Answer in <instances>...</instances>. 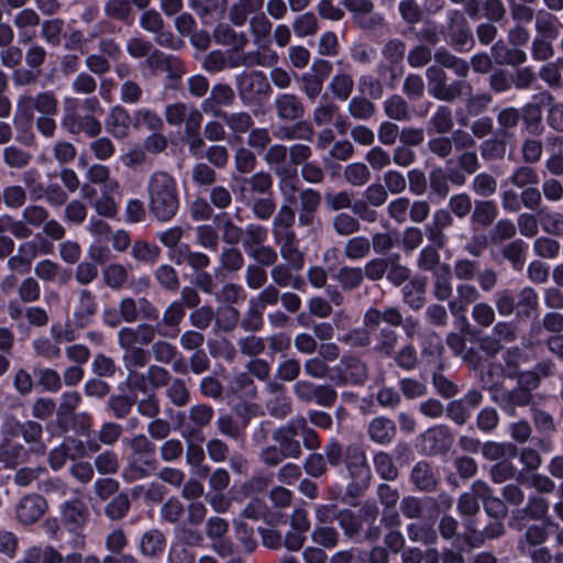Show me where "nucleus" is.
Returning <instances> with one entry per match:
<instances>
[{"instance_id": "18", "label": "nucleus", "mask_w": 563, "mask_h": 563, "mask_svg": "<svg viewBox=\"0 0 563 563\" xmlns=\"http://www.w3.org/2000/svg\"><path fill=\"white\" fill-rule=\"evenodd\" d=\"M256 408L257 406L254 404L245 406V415H243V427L239 424L238 420L232 415L221 413L216 421L218 432L233 441L242 440L244 434V427L249 423V420L256 415Z\"/></svg>"}, {"instance_id": "2", "label": "nucleus", "mask_w": 563, "mask_h": 563, "mask_svg": "<svg viewBox=\"0 0 563 563\" xmlns=\"http://www.w3.org/2000/svg\"><path fill=\"white\" fill-rule=\"evenodd\" d=\"M150 210L159 221H169L178 210V198L173 178H151Z\"/></svg>"}, {"instance_id": "37", "label": "nucleus", "mask_w": 563, "mask_h": 563, "mask_svg": "<svg viewBox=\"0 0 563 563\" xmlns=\"http://www.w3.org/2000/svg\"><path fill=\"white\" fill-rule=\"evenodd\" d=\"M534 30L537 36L558 40L560 36L559 19L550 11L540 9L536 12Z\"/></svg>"}, {"instance_id": "4", "label": "nucleus", "mask_w": 563, "mask_h": 563, "mask_svg": "<svg viewBox=\"0 0 563 563\" xmlns=\"http://www.w3.org/2000/svg\"><path fill=\"white\" fill-rule=\"evenodd\" d=\"M344 462L351 479L346 494L357 497L367 489L372 478L365 452L357 445H350L345 450Z\"/></svg>"}, {"instance_id": "58", "label": "nucleus", "mask_w": 563, "mask_h": 563, "mask_svg": "<svg viewBox=\"0 0 563 563\" xmlns=\"http://www.w3.org/2000/svg\"><path fill=\"white\" fill-rule=\"evenodd\" d=\"M548 539L547 529L541 525L529 526L525 533L518 539L517 548L521 553L527 552V547H538Z\"/></svg>"}, {"instance_id": "30", "label": "nucleus", "mask_w": 563, "mask_h": 563, "mask_svg": "<svg viewBox=\"0 0 563 563\" xmlns=\"http://www.w3.org/2000/svg\"><path fill=\"white\" fill-rule=\"evenodd\" d=\"M77 295L78 300L74 311V322L76 327L85 328L96 314L98 305L95 296L88 289H80Z\"/></svg>"}, {"instance_id": "50", "label": "nucleus", "mask_w": 563, "mask_h": 563, "mask_svg": "<svg viewBox=\"0 0 563 563\" xmlns=\"http://www.w3.org/2000/svg\"><path fill=\"white\" fill-rule=\"evenodd\" d=\"M346 110L353 119L368 121L375 115L376 106L366 97L356 96L350 99Z\"/></svg>"}, {"instance_id": "54", "label": "nucleus", "mask_w": 563, "mask_h": 563, "mask_svg": "<svg viewBox=\"0 0 563 563\" xmlns=\"http://www.w3.org/2000/svg\"><path fill=\"white\" fill-rule=\"evenodd\" d=\"M338 523L345 537L352 539L358 536L363 530L362 519L351 509L344 508L338 510Z\"/></svg>"}, {"instance_id": "19", "label": "nucleus", "mask_w": 563, "mask_h": 563, "mask_svg": "<svg viewBox=\"0 0 563 563\" xmlns=\"http://www.w3.org/2000/svg\"><path fill=\"white\" fill-rule=\"evenodd\" d=\"M33 271L37 280L47 284L66 286L71 278V272L69 269L48 258L38 261Z\"/></svg>"}, {"instance_id": "24", "label": "nucleus", "mask_w": 563, "mask_h": 563, "mask_svg": "<svg viewBox=\"0 0 563 563\" xmlns=\"http://www.w3.org/2000/svg\"><path fill=\"white\" fill-rule=\"evenodd\" d=\"M474 489L479 495L488 516L495 519H501L507 516L508 508L505 501L494 496L493 488L485 481L476 479Z\"/></svg>"}, {"instance_id": "3", "label": "nucleus", "mask_w": 563, "mask_h": 563, "mask_svg": "<svg viewBox=\"0 0 563 563\" xmlns=\"http://www.w3.org/2000/svg\"><path fill=\"white\" fill-rule=\"evenodd\" d=\"M34 111H37L40 115H56L58 102L55 93L52 91H43L36 96H20L14 114L15 125L30 124L34 119Z\"/></svg>"}, {"instance_id": "32", "label": "nucleus", "mask_w": 563, "mask_h": 563, "mask_svg": "<svg viewBox=\"0 0 563 563\" xmlns=\"http://www.w3.org/2000/svg\"><path fill=\"white\" fill-rule=\"evenodd\" d=\"M264 0H238L229 9V20L235 26H243L250 15L262 13Z\"/></svg>"}, {"instance_id": "64", "label": "nucleus", "mask_w": 563, "mask_h": 563, "mask_svg": "<svg viewBox=\"0 0 563 563\" xmlns=\"http://www.w3.org/2000/svg\"><path fill=\"white\" fill-rule=\"evenodd\" d=\"M395 364L407 372L415 371L419 364V356L417 349L408 343L401 346L397 352L391 355Z\"/></svg>"}, {"instance_id": "48", "label": "nucleus", "mask_w": 563, "mask_h": 563, "mask_svg": "<svg viewBox=\"0 0 563 563\" xmlns=\"http://www.w3.org/2000/svg\"><path fill=\"white\" fill-rule=\"evenodd\" d=\"M384 112L396 121H408L411 118L409 103L400 95H393L384 101Z\"/></svg>"}, {"instance_id": "11", "label": "nucleus", "mask_w": 563, "mask_h": 563, "mask_svg": "<svg viewBox=\"0 0 563 563\" xmlns=\"http://www.w3.org/2000/svg\"><path fill=\"white\" fill-rule=\"evenodd\" d=\"M549 512V501L539 496L530 495L525 507L516 509L511 512L508 520V526L517 531H522L527 528L526 518L533 521L543 520Z\"/></svg>"}, {"instance_id": "31", "label": "nucleus", "mask_w": 563, "mask_h": 563, "mask_svg": "<svg viewBox=\"0 0 563 563\" xmlns=\"http://www.w3.org/2000/svg\"><path fill=\"white\" fill-rule=\"evenodd\" d=\"M273 421L268 419L261 420L256 422L250 430V440L251 444L254 448H258V459L261 463L265 465V454L266 448H272V444L268 443L269 438L274 440V431H275Z\"/></svg>"}, {"instance_id": "40", "label": "nucleus", "mask_w": 563, "mask_h": 563, "mask_svg": "<svg viewBox=\"0 0 563 563\" xmlns=\"http://www.w3.org/2000/svg\"><path fill=\"white\" fill-rule=\"evenodd\" d=\"M287 153L288 150L285 145L275 144L267 150L265 161L276 174L284 176H297V169H290L286 166Z\"/></svg>"}, {"instance_id": "1", "label": "nucleus", "mask_w": 563, "mask_h": 563, "mask_svg": "<svg viewBox=\"0 0 563 563\" xmlns=\"http://www.w3.org/2000/svg\"><path fill=\"white\" fill-rule=\"evenodd\" d=\"M274 443L266 448L265 465L278 466L284 460H298L302 455V446L309 451L320 448L321 440L314 429L309 427L306 417L296 416L286 423L276 427Z\"/></svg>"}, {"instance_id": "25", "label": "nucleus", "mask_w": 563, "mask_h": 563, "mask_svg": "<svg viewBox=\"0 0 563 563\" xmlns=\"http://www.w3.org/2000/svg\"><path fill=\"white\" fill-rule=\"evenodd\" d=\"M30 456L29 450L20 442L13 439H1L0 441V463L5 468H15L23 464Z\"/></svg>"}, {"instance_id": "44", "label": "nucleus", "mask_w": 563, "mask_h": 563, "mask_svg": "<svg viewBox=\"0 0 563 563\" xmlns=\"http://www.w3.org/2000/svg\"><path fill=\"white\" fill-rule=\"evenodd\" d=\"M451 267L443 264L439 272L433 274L432 295L440 301L449 300L452 296Z\"/></svg>"}, {"instance_id": "14", "label": "nucleus", "mask_w": 563, "mask_h": 563, "mask_svg": "<svg viewBox=\"0 0 563 563\" xmlns=\"http://www.w3.org/2000/svg\"><path fill=\"white\" fill-rule=\"evenodd\" d=\"M492 400L508 417L517 415V408L529 407L533 404V394L517 386L492 395Z\"/></svg>"}, {"instance_id": "7", "label": "nucleus", "mask_w": 563, "mask_h": 563, "mask_svg": "<svg viewBox=\"0 0 563 563\" xmlns=\"http://www.w3.org/2000/svg\"><path fill=\"white\" fill-rule=\"evenodd\" d=\"M382 322L394 328L402 327L408 336L412 335L416 327L418 325V320L416 318L408 317L405 320L399 308L394 306H388L384 309L371 307L365 311L363 325L372 330H377Z\"/></svg>"}, {"instance_id": "51", "label": "nucleus", "mask_w": 563, "mask_h": 563, "mask_svg": "<svg viewBox=\"0 0 563 563\" xmlns=\"http://www.w3.org/2000/svg\"><path fill=\"white\" fill-rule=\"evenodd\" d=\"M118 188L117 181L110 178H89V181L84 184L81 192L86 199H98L107 192H113Z\"/></svg>"}, {"instance_id": "28", "label": "nucleus", "mask_w": 563, "mask_h": 563, "mask_svg": "<svg viewBox=\"0 0 563 563\" xmlns=\"http://www.w3.org/2000/svg\"><path fill=\"white\" fill-rule=\"evenodd\" d=\"M213 40L217 44L229 46L235 52L243 51L249 44V37L244 32H236L228 23H219L213 32Z\"/></svg>"}, {"instance_id": "26", "label": "nucleus", "mask_w": 563, "mask_h": 563, "mask_svg": "<svg viewBox=\"0 0 563 563\" xmlns=\"http://www.w3.org/2000/svg\"><path fill=\"white\" fill-rule=\"evenodd\" d=\"M222 121L230 132V140L239 142L254 126V119L247 111L227 112L222 114Z\"/></svg>"}, {"instance_id": "61", "label": "nucleus", "mask_w": 563, "mask_h": 563, "mask_svg": "<svg viewBox=\"0 0 563 563\" xmlns=\"http://www.w3.org/2000/svg\"><path fill=\"white\" fill-rule=\"evenodd\" d=\"M531 418L538 433L551 437L558 430L554 417L547 410L538 407L531 408Z\"/></svg>"}, {"instance_id": "63", "label": "nucleus", "mask_w": 563, "mask_h": 563, "mask_svg": "<svg viewBox=\"0 0 563 563\" xmlns=\"http://www.w3.org/2000/svg\"><path fill=\"white\" fill-rule=\"evenodd\" d=\"M214 321L219 330L231 332L240 321V311L231 305L219 307L214 313Z\"/></svg>"}, {"instance_id": "21", "label": "nucleus", "mask_w": 563, "mask_h": 563, "mask_svg": "<svg viewBox=\"0 0 563 563\" xmlns=\"http://www.w3.org/2000/svg\"><path fill=\"white\" fill-rule=\"evenodd\" d=\"M433 507V497L405 496L400 500V512L407 519L430 521Z\"/></svg>"}, {"instance_id": "41", "label": "nucleus", "mask_w": 563, "mask_h": 563, "mask_svg": "<svg viewBox=\"0 0 563 563\" xmlns=\"http://www.w3.org/2000/svg\"><path fill=\"white\" fill-rule=\"evenodd\" d=\"M398 341L399 335L395 330L383 327L375 334L373 351L382 357H390L395 353Z\"/></svg>"}, {"instance_id": "42", "label": "nucleus", "mask_w": 563, "mask_h": 563, "mask_svg": "<svg viewBox=\"0 0 563 563\" xmlns=\"http://www.w3.org/2000/svg\"><path fill=\"white\" fill-rule=\"evenodd\" d=\"M20 434L23 441L31 445L30 451L40 453L45 452V444L42 441L43 427L40 422L34 420H26L21 422Z\"/></svg>"}, {"instance_id": "56", "label": "nucleus", "mask_w": 563, "mask_h": 563, "mask_svg": "<svg viewBox=\"0 0 563 563\" xmlns=\"http://www.w3.org/2000/svg\"><path fill=\"white\" fill-rule=\"evenodd\" d=\"M429 131L443 135L449 133L453 125L452 110L448 106H439L429 120Z\"/></svg>"}, {"instance_id": "27", "label": "nucleus", "mask_w": 563, "mask_h": 563, "mask_svg": "<svg viewBox=\"0 0 563 563\" xmlns=\"http://www.w3.org/2000/svg\"><path fill=\"white\" fill-rule=\"evenodd\" d=\"M123 427L113 421H107L101 424L97 432L96 439H89L86 442V448L91 453H97L101 449V444L113 446L122 437Z\"/></svg>"}, {"instance_id": "15", "label": "nucleus", "mask_w": 563, "mask_h": 563, "mask_svg": "<svg viewBox=\"0 0 563 563\" xmlns=\"http://www.w3.org/2000/svg\"><path fill=\"white\" fill-rule=\"evenodd\" d=\"M158 468L155 455L130 454L121 476L124 482L133 483L153 475Z\"/></svg>"}, {"instance_id": "59", "label": "nucleus", "mask_w": 563, "mask_h": 563, "mask_svg": "<svg viewBox=\"0 0 563 563\" xmlns=\"http://www.w3.org/2000/svg\"><path fill=\"white\" fill-rule=\"evenodd\" d=\"M444 346L440 335L433 331L426 332L421 341V354L430 363H435L442 355Z\"/></svg>"}, {"instance_id": "29", "label": "nucleus", "mask_w": 563, "mask_h": 563, "mask_svg": "<svg viewBox=\"0 0 563 563\" xmlns=\"http://www.w3.org/2000/svg\"><path fill=\"white\" fill-rule=\"evenodd\" d=\"M410 482L420 492H432L439 479L434 468L428 462L420 461L411 468Z\"/></svg>"}, {"instance_id": "55", "label": "nucleus", "mask_w": 563, "mask_h": 563, "mask_svg": "<svg viewBox=\"0 0 563 563\" xmlns=\"http://www.w3.org/2000/svg\"><path fill=\"white\" fill-rule=\"evenodd\" d=\"M166 398L175 407H185L190 401V391L186 382L183 378H173L166 386Z\"/></svg>"}, {"instance_id": "62", "label": "nucleus", "mask_w": 563, "mask_h": 563, "mask_svg": "<svg viewBox=\"0 0 563 563\" xmlns=\"http://www.w3.org/2000/svg\"><path fill=\"white\" fill-rule=\"evenodd\" d=\"M437 246L427 245L424 246L417 258V266L420 271L432 272L433 274L439 272L444 263H441V256Z\"/></svg>"}, {"instance_id": "43", "label": "nucleus", "mask_w": 563, "mask_h": 563, "mask_svg": "<svg viewBox=\"0 0 563 563\" xmlns=\"http://www.w3.org/2000/svg\"><path fill=\"white\" fill-rule=\"evenodd\" d=\"M40 27L41 37L47 45L57 47L62 44L65 33V21L63 19L53 18L44 20L41 22Z\"/></svg>"}, {"instance_id": "20", "label": "nucleus", "mask_w": 563, "mask_h": 563, "mask_svg": "<svg viewBox=\"0 0 563 563\" xmlns=\"http://www.w3.org/2000/svg\"><path fill=\"white\" fill-rule=\"evenodd\" d=\"M453 225V218L448 210L434 211L432 220L426 227L428 240L438 249H444L448 244L445 230Z\"/></svg>"}, {"instance_id": "33", "label": "nucleus", "mask_w": 563, "mask_h": 563, "mask_svg": "<svg viewBox=\"0 0 563 563\" xmlns=\"http://www.w3.org/2000/svg\"><path fill=\"white\" fill-rule=\"evenodd\" d=\"M118 345L123 351L122 363L128 373L147 365L150 352L144 350V347L124 341H118Z\"/></svg>"}, {"instance_id": "5", "label": "nucleus", "mask_w": 563, "mask_h": 563, "mask_svg": "<svg viewBox=\"0 0 563 563\" xmlns=\"http://www.w3.org/2000/svg\"><path fill=\"white\" fill-rule=\"evenodd\" d=\"M429 93L438 100L454 102L464 95V90L472 91V86L464 80H453L448 84V75L438 65H431L426 70Z\"/></svg>"}, {"instance_id": "34", "label": "nucleus", "mask_w": 563, "mask_h": 563, "mask_svg": "<svg viewBox=\"0 0 563 563\" xmlns=\"http://www.w3.org/2000/svg\"><path fill=\"white\" fill-rule=\"evenodd\" d=\"M367 434L373 442L387 444L396 435V424L386 417H376L369 421Z\"/></svg>"}, {"instance_id": "53", "label": "nucleus", "mask_w": 563, "mask_h": 563, "mask_svg": "<svg viewBox=\"0 0 563 563\" xmlns=\"http://www.w3.org/2000/svg\"><path fill=\"white\" fill-rule=\"evenodd\" d=\"M426 283L413 279L406 284L402 289V300L413 310H419L424 303Z\"/></svg>"}, {"instance_id": "8", "label": "nucleus", "mask_w": 563, "mask_h": 563, "mask_svg": "<svg viewBox=\"0 0 563 563\" xmlns=\"http://www.w3.org/2000/svg\"><path fill=\"white\" fill-rule=\"evenodd\" d=\"M334 375L331 377L338 387L360 386L368 377V368L365 362L352 355L343 356L340 363L333 368Z\"/></svg>"}, {"instance_id": "13", "label": "nucleus", "mask_w": 563, "mask_h": 563, "mask_svg": "<svg viewBox=\"0 0 563 563\" xmlns=\"http://www.w3.org/2000/svg\"><path fill=\"white\" fill-rule=\"evenodd\" d=\"M46 499L36 493L23 495L15 505V518L23 526L35 523L46 511Z\"/></svg>"}, {"instance_id": "46", "label": "nucleus", "mask_w": 563, "mask_h": 563, "mask_svg": "<svg viewBox=\"0 0 563 563\" xmlns=\"http://www.w3.org/2000/svg\"><path fill=\"white\" fill-rule=\"evenodd\" d=\"M527 249L528 244L523 240L516 239L504 245L501 254L511 264V267L519 272L525 266Z\"/></svg>"}, {"instance_id": "47", "label": "nucleus", "mask_w": 563, "mask_h": 563, "mask_svg": "<svg viewBox=\"0 0 563 563\" xmlns=\"http://www.w3.org/2000/svg\"><path fill=\"white\" fill-rule=\"evenodd\" d=\"M142 126L155 133L164 129V122L156 111L148 108H140L133 113V128L139 130Z\"/></svg>"}, {"instance_id": "23", "label": "nucleus", "mask_w": 563, "mask_h": 563, "mask_svg": "<svg viewBox=\"0 0 563 563\" xmlns=\"http://www.w3.org/2000/svg\"><path fill=\"white\" fill-rule=\"evenodd\" d=\"M186 314L181 301L175 300L164 309L161 322L156 323L164 332V339H175L179 333V325Z\"/></svg>"}, {"instance_id": "6", "label": "nucleus", "mask_w": 563, "mask_h": 563, "mask_svg": "<svg viewBox=\"0 0 563 563\" xmlns=\"http://www.w3.org/2000/svg\"><path fill=\"white\" fill-rule=\"evenodd\" d=\"M62 527L71 536L75 548H82L85 536L82 533L88 523L90 512L85 501L79 498L64 501L60 507Z\"/></svg>"}, {"instance_id": "45", "label": "nucleus", "mask_w": 563, "mask_h": 563, "mask_svg": "<svg viewBox=\"0 0 563 563\" xmlns=\"http://www.w3.org/2000/svg\"><path fill=\"white\" fill-rule=\"evenodd\" d=\"M301 363L294 356L283 355L276 365L275 377L283 383L299 380Z\"/></svg>"}, {"instance_id": "57", "label": "nucleus", "mask_w": 563, "mask_h": 563, "mask_svg": "<svg viewBox=\"0 0 563 563\" xmlns=\"http://www.w3.org/2000/svg\"><path fill=\"white\" fill-rule=\"evenodd\" d=\"M432 525L433 523L430 521L409 523L406 528L408 539L412 542H421L423 544L434 543L438 536L432 529Z\"/></svg>"}, {"instance_id": "35", "label": "nucleus", "mask_w": 563, "mask_h": 563, "mask_svg": "<svg viewBox=\"0 0 563 563\" xmlns=\"http://www.w3.org/2000/svg\"><path fill=\"white\" fill-rule=\"evenodd\" d=\"M166 547L164 533L156 528L145 531L139 542V550L144 556L155 558L161 555Z\"/></svg>"}, {"instance_id": "36", "label": "nucleus", "mask_w": 563, "mask_h": 563, "mask_svg": "<svg viewBox=\"0 0 563 563\" xmlns=\"http://www.w3.org/2000/svg\"><path fill=\"white\" fill-rule=\"evenodd\" d=\"M423 438L424 442L430 443L429 453L434 455L446 452L452 444L451 431L442 424L430 428Z\"/></svg>"}, {"instance_id": "49", "label": "nucleus", "mask_w": 563, "mask_h": 563, "mask_svg": "<svg viewBox=\"0 0 563 563\" xmlns=\"http://www.w3.org/2000/svg\"><path fill=\"white\" fill-rule=\"evenodd\" d=\"M354 88L353 77L347 73L335 74L329 84V90L338 101H346Z\"/></svg>"}, {"instance_id": "60", "label": "nucleus", "mask_w": 563, "mask_h": 563, "mask_svg": "<svg viewBox=\"0 0 563 563\" xmlns=\"http://www.w3.org/2000/svg\"><path fill=\"white\" fill-rule=\"evenodd\" d=\"M372 249L371 240L366 236H354L349 239L344 245V256L352 261H358L369 255Z\"/></svg>"}, {"instance_id": "12", "label": "nucleus", "mask_w": 563, "mask_h": 563, "mask_svg": "<svg viewBox=\"0 0 563 563\" xmlns=\"http://www.w3.org/2000/svg\"><path fill=\"white\" fill-rule=\"evenodd\" d=\"M156 336L164 339L161 327L150 322H141L136 325H126L118 331L117 340L124 341L136 346H152Z\"/></svg>"}, {"instance_id": "52", "label": "nucleus", "mask_w": 563, "mask_h": 563, "mask_svg": "<svg viewBox=\"0 0 563 563\" xmlns=\"http://www.w3.org/2000/svg\"><path fill=\"white\" fill-rule=\"evenodd\" d=\"M249 23L250 32L253 36L254 43L258 46H262L268 41L273 29V23L264 12L252 15Z\"/></svg>"}, {"instance_id": "10", "label": "nucleus", "mask_w": 563, "mask_h": 563, "mask_svg": "<svg viewBox=\"0 0 563 563\" xmlns=\"http://www.w3.org/2000/svg\"><path fill=\"white\" fill-rule=\"evenodd\" d=\"M234 82L241 100L251 101L272 92L271 84L261 70L243 71L234 77Z\"/></svg>"}, {"instance_id": "16", "label": "nucleus", "mask_w": 563, "mask_h": 563, "mask_svg": "<svg viewBox=\"0 0 563 563\" xmlns=\"http://www.w3.org/2000/svg\"><path fill=\"white\" fill-rule=\"evenodd\" d=\"M133 117L122 106H114L110 109L106 120L104 129L115 140H125L131 134Z\"/></svg>"}, {"instance_id": "39", "label": "nucleus", "mask_w": 563, "mask_h": 563, "mask_svg": "<svg viewBox=\"0 0 563 563\" xmlns=\"http://www.w3.org/2000/svg\"><path fill=\"white\" fill-rule=\"evenodd\" d=\"M521 118V111L515 107H506L499 110L497 113V135L508 140L512 139Z\"/></svg>"}, {"instance_id": "38", "label": "nucleus", "mask_w": 563, "mask_h": 563, "mask_svg": "<svg viewBox=\"0 0 563 563\" xmlns=\"http://www.w3.org/2000/svg\"><path fill=\"white\" fill-rule=\"evenodd\" d=\"M435 65L454 71L457 77L466 78L470 73V64L467 60L460 58L449 52L446 48H438L433 55Z\"/></svg>"}, {"instance_id": "9", "label": "nucleus", "mask_w": 563, "mask_h": 563, "mask_svg": "<svg viewBox=\"0 0 563 563\" xmlns=\"http://www.w3.org/2000/svg\"><path fill=\"white\" fill-rule=\"evenodd\" d=\"M331 71L332 64L329 60L316 59L310 70L298 77L300 89L308 100L313 102L321 95L323 82Z\"/></svg>"}, {"instance_id": "17", "label": "nucleus", "mask_w": 563, "mask_h": 563, "mask_svg": "<svg viewBox=\"0 0 563 563\" xmlns=\"http://www.w3.org/2000/svg\"><path fill=\"white\" fill-rule=\"evenodd\" d=\"M274 109L276 117L280 121L294 122L302 119L306 108L300 97L295 93H282L274 100Z\"/></svg>"}, {"instance_id": "22", "label": "nucleus", "mask_w": 563, "mask_h": 563, "mask_svg": "<svg viewBox=\"0 0 563 563\" xmlns=\"http://www.w3.org/2000/svg\"><path fill=\"white\" fill-rule=\"evenodd\" d=\"M481 292L478 288L470 283H461L456 286V297L449 301L448 306L450 312L454 317H463L466 320L464 312L466 307L479 302ZM467 322V321H465ZM468 325V323H466Z\"/></svg>"}]
</instances>
